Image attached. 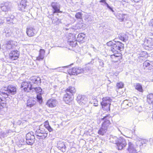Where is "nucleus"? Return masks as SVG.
Wrapping results in <instances>:
<instances>
[{"instance_id":"3","label":"nucleus","mask_w":153,"mask_h":153,"mask_svg":"<svg viewBox=\"0 0 153 153\" xmlns=\"http://www.w3.org/2000/svg\"><path fill=\"white\" fill-rule=\"evenodd\" d=\"M111 100L109 97H105L102 98V101L101 102L102 108L105 111H110V106Z\"/></svg>"},{"instance_id":"9","label":"nucleus","mask_w":153,"mask_h":153,"mask_svg":"<svg viewBox=\"0 0 153 153\" xmlns=\"http://www.w3.org/2000/svg\"><path fill=\"white\" fill-rule=\"evenodd\" d=\"M74 96L70 94L67 93H65L63 97V100L66 103L70 104L74 100Z\"/></svg>"},{"instance_id":"16","label":"nucleus","mask_w":153,"mask_h":153,"mask_svg":"<svg viewBox=\"0 0 153 153\" xmlns=\"http://www.w3.org/2000/svg\"><path fill=\"white\" fill-rule=\"evenodd\" d=\"M45 53V51L44 49H40L39 50V54L36 57V60L40 61L43 60L44 58Z\"/></svg>"},{"instance_id":"42","label":"nucleus","mask_w":153,"mask_h":153,"mask_svg":"<svg viewBox=\"0 0 153 153\" xmlns=\"http://www.w3.org/2000/svg\"><path fill=\"white\" fill-rule=\"evenodd\" d=\"M6 136V134L4 132H1L0 134V137L1 138H4Z\"/></svg>"},{"instance_id":"8","label":"nucleus","mask_w":153,"mask_h":153,"mask_svg":"<svg viewBox=\"0 0 153 153\" xmlns=\"http://www.w3.org/2000/svg\"><path fill=\"white\" fill-rule=\"evenodd\" d=\"M26 138L27 143L28 144H32L35 139L33 132L30 131L27 133L26 135Z\"/></svg>"},{"instance_id":"26","label":"nucleus","mask_w":153,"mask_h":153,"mask_svg":"<svg viewBox=\"0 0 153 153\" xmlns=\"http://www.w3.org/2000/svg\"><path fill=\"white\" fill-rule=\"evenodd\" d=\"M127 149L130 152H132L135 150L134 145L131 142L128 143V146Z\"/></svg>"},{"instance_id":"29","label":"nucleus","mask_w":153,"mask_h":153,"mask_svg":"<svg viewBox=\"0 0 153 153\" xmlns=\"http://www.w3.org/2000/svg\"><path fill=\"white\" fill-rule=\"evenodd\" d=\"M82 16V14L81 12H78L75 14V17L76 19L81 20L83 21Z\"/></svg>"},{"instance_id":"12","label":"nucleus","mask_w":153,"mask_h":153,"mask_svg":"<svg viewBox=\"0 0 153 153\" xmlns=\"http://www.w3.org/2000/svg\"><path fill=\"white\" fill-rule=\"evenodd\" d=\"M36 33L35 29L32 27L27 28L26 33L27 35L29 37L34 36Z\"/></svg>"},{"instance_id":"15","label":"nucleus","mask_w":153,"mask_h":153,"mask_svg":"<svg viewBox=\"0 0 153 153\" xmlns=\"http://www.w3.org/2000/svg\"><path fill=\"white\" fill-rule=\"evenodd\" d=\"M51 6L53 9V14L55 13H62V11L60 10V7H58L53 2L51 4Z\"/></svg>"},{"instance_id":"53","label":"nucleus","mask_w":153,"mask_h":153,"mask_svg":"<svg viewBox=\"0 0 153 153\" xmlns=\"http://www.w3.org/2000/svg\"><path fill=\"white\" fill-rule=\"evenodd\" d=\"M79 25V23H78V24H77V25Z\"/></svg>"},{"instance_id":"32","label":"nucleus","mask_w":153,"mask_h":153,"mask_svg":"<svg viewBox=\"0 0 153 153\" xmlns=\"http://www.w3.org/2000/svg\"><path fill=\"white\" fill-rule=\"evenodd\" d=\"M125 14H120L118 15L117 18L120 21H123L125 19Z\"/></svg>"},{"instance_id":"23","label":"nucleus","mask_w":153,"mask_h":153,"mask_svg":"<svg viewBox=\"0 0 153 153\" xmlns=\"http://www.w3.org/2000/svg\"><path fill=\"white\" fill-rule=\"evenodd\" d=\"M107 131L108 130L101 126V127L98 131V133L100 135L103 136Z\"/></svg>"},{"instance_id":"28","label":"nucleus","mask_w":153,"mask_h":153,"mask_svg":"<svg viewBox=\"0 0 153 153\" xmlns=\"http://www.w3.org/2000/svg\"><path fill=\"white\" fill-rule=\"evenodd\" d=\"M17 92V88L15 86H12L10 87V94H14Z\"/></svg>"},{"instance_id":"11","label":"nucleus","mask_w":153,"mask_h":153,"mask_svg":"<svg viewBox=\"0 0 153 153\" xmlns=\"http://www.w3.org/2000/svg\"><path fill=\"white\" fill-rule=\"evenodd\" d=\"M57 104V102L56 100L50 98L47 101L46 105L49 107L53 108L56 107Z\"/></svg>"},{"instance_id":"20","label":"nucleus","mask_w":153,"mask_h":153,"mask_svg":"<svg viewBox=\"0 0 153 153\" xmlns=\"http://www.w3.org/2000/svg\"><path fill=\"white\" fill-rule=\"evenodd\" d=\"M77 100L78 102L79 103H84L87 100V98L85 96L79 95L77 97Z\"/></svg>"},{"instance_id":"33","label":"nucleus","mask_w":153,"mask_h":153,"mask_svg":"<svg viewBox=\"0 0 153 153\" xmlns=\"http://www.w3.org/2000/svg\"><path fill=\"white\" fill-rule=\"evenodd\" d=\"M100 2H102L105 5H106V6L109 9H110L111 10H112V9L108 5V4L106 2L105 0H101L100 1Z\"/></svg>"},{"instance_id":"46","label":"nucleus","mask_w":153,"mask_h":153,"mask_svg":"<svg viewBox=\"0 0 153 153\" xmlns=\"http://www.w3.org/2000/svg\"><path fill=\"white\" fill-rule=\"evenodd\" d=\"M9 33H7V34H6V36H9Z\"/></svg>"},{"instance_id":"39","label":"nucleus","mask_w":153,"mask_h":153,"mask_svg":"<svg viewBox=\"0 0 153 153\" xmlns=\"http://www.w3.org/2000/svg\"><path fill=\"white\" fill-rule=\"evenodd\" d=\"M44 126L46 128L50 126L48 120H46L44 122Z\"/></svg>"},{"instance_id":"40","label":"nucleus","mask_w":153,"mask_h":153,"mask_svg":"<svg viewBox=\"0 0 153 153\" xmlns=\"http://www.w3.org/2000/svg\"><path fill=\"white\" fill-rule=\"evenodd\" d=\"M3 48H6L7 50L9 49L10 47V44L9 43H7L3 45Z\"/></svg>"},{"instance_id":"31","label":"nucleus","mask_w":153,"mask_h":153,"mask_svg":"<svg viewBox=\"0 0 153 153\" xmlns=\"http://www.w3.org/2000/svg\"><path fill=\"white\" fill-rule=\"evenodd\" d=\"M69 44L72 47H75L77 44V41L76 39H74V40L71 41H68Z\"/></svg>"},{"instance_id":"24","label":"nucleus","mask_w":153,"mask_h":153,"mask_svg":"<svg viewBox=\"0 0 153 153\" xmlns=\"http://www.w3.org/2000/svg\"><path fill=\"white\" fill-rule=\"evenodd\" d=\"M134 87L136 90L140 92H143V90L142 85L140 83H136L134 85Z\"/></svg>"},{"instance_id":"51","label":"nucleus","mask_w":153,"mask_h":153,"mask_svg":"<svg viewBox=\"0 0 153 153\" xmlns=\"http://www.w3.org/2000/svg\"><path fill=\"white\" fill-rule=\"evenodd\" d=\"M7 21L8 22V21H9L10 20H9V19H7Z\"/></svg>"},{"instance_id":"1","label":"nucleus","mask_w":153,"mask_h":153,"mask_svg":"<svg viewBox=\"0 0 153 153\" xmlns=\"http://www.w3.org/2000/svg\"><path fill=\"white\" fill-rule=\"evenodd\" d=\"M106 45L114 53L113 55L110 56L111 61L114 63L120 62L123 57L122 53L119 51L123 49L124 44L121 42L116 41L114 39L107 42Z\"/></svg>"},{"instance_id":"25","label":"nucleus","mask_w":153,"mask_h":153,"mask_svg":"<svg viewBox=\"0 0 153 153\" xmlns=\"http://www.w3.org/2000/svg\"><path fill=\"white\" fill-rule=\"evenodd\" d=\"M124 87V84L122 82H117L115 88L116 90H118L123 88Z\"/></svg>"},{"instance_id":"52","label":"nucleus","mask_w":153,"mask_h":153,"mask_svg":"<svg viewBox=\"0 0 153 153\" xmlns=\"http://www.w3.org/2000/svg\"><path fill=\"white\" fill-rule=\"evenodd\" d=\"M99 153H102V152H99Z\"/></svg>"},{"instance_id":"48","label":"nucleus","mask_w":153,"mask_h":153,"mask_svg":"<svg viewBox=\"0 0 153 153\" xmlns=\"http://www.w3.org/2000/svg\"><path fill=\"white\" fill-rule=\"evenodd\" d=\"M3 23V22L2 21V20L0 19V24Z\"/></svg>"},{"instance_id":"5","label":"nucleus","mask_w":153,"mask_h":153,"mask_svg":"<svg viewBox=\"0 0 153 153\" xmlns=\"http://www.w3.org/2000/svg\"><path fill=\"white\" fill-rule=\"evenodd\" d=\"M20 88L22 91L26 93H29L33 90V85L30 82L24 81L21 84Z\"/></svg>"},{"instance_id":"27","label":"nucleus","mask_w":153,"mask_h":153,"mask_svg":"<svg viewBox=\"0 0 153 153\" xmlns=\"http://www.w3.org/2000/svg\"><path fill=\"white\" fill-rule=\"evenodd\" d=\"M85 37V34L83 33H80L78 35L77 41L79 42H81L83 41Z\"/></svg>"},{"instance_id":"43","label":"nucleus","mask_w":153,"mask_h":153,"mask_svg":"<svg viewBox=\"0 0 153 153\" xmlns=\"http://www.w3.org/2000/svg\"><path fill=\"white\" fill-rule=\"evenodd\" d=\"M49 132H52L53 131V129L50 126L46 128Z\"/></svg>"},{"instance_id":"34","label":"nucleus","mask_w":153,"mask_h":153,"mask_svg":"<svg viewBox=\"0 0 153 153\" xmlns=\"http://www.w3.org/2000/svg\"><path fill=\"white\" fill-rule=\"evenodd\" d=\"M37 93H40L42 91V89L40 87H37L33 88Z\"/></svg>"},{"instance_id":"44","label":"nucleus","mask_w":153,"mask_h":153,"mask_svg":"<svg viewBox=\"0 0 153 153\" xmlns=\"http://www.w3.org/2000/svg\"><path fill=\"white\" fill-rule=\"evenodd\" d=\"M132 2H134L135 3H138L140 1H141L143 0H130Z\"/></svg>"},{"instance_id":"49","label":"nucleus","mask_w":153,"mask_h":153,"mask_svg":"<svg viewBox=\"0 0 153 153\" xmlns=\"http://www.w3.org/2000/svg\"><path fill=\"white\" fill-rule=\"evenodd\" d=\"M69 36L70 37H71V36H74L72 34H70Z\"/></svg>"},{"instance_id":"45","label":"nucleus","mask_w":153,"mask_h":153,"mask_svg":"<svg viewBox=\"0 0 153 153\" xmlns=\"http://www.w3.org/2000/svg\"><path fill=\"white\" fill-rule=\"evenodd\" d=\"M90 65L89 63H88L87 64H86L85 65L86 66V67L88 69H89L90 68H91V66H90L89 65Z\"/></svg>"},{"instance_id":"6","label":"nucleus","mask_w":153,"mask_h":153,"mask_svg":"<svg viewBox=\"0 0 153 153\" xmlns=\"http://www.w3.org/2000/svg\"><path fill=\"white\" fill-rule=\"evenodd\" d=\"M68 72L70 75H77L83 73V70L79 67H74L69 69Z\"/></svg>"},{"instance_id":"18","label":"nucleus","mask_w":153,"mask_h":153,"mask_svg":"<svg viewBox=\"0 0 153 153\" xmlns=\"http://www.w3.org/2000/svg\"><path fill=\"white\" fill-rule=\"evenodd\" d=\"M4 91H2L1 93V95L7 100V99L9 96V94L10 92V89L8 88H5Z\"/></svg>"},{"instance_id":"4","label":"nucleus","mask_w":153,"mask_h":153,"mask_svg":"<svg viewBox=\"0 0 153 153\" xmlns=\"http://www.w3.org/2000/svg\"><path fill=\"white\" fill-rule=\"evenodd\" d=\"M102 120H103L104 121L102 123L101 126L107 130H109V129L111 127V122H112L111 117L110 114H108L104 117Z\"/></svg>"},{"instance_id":"10","label":"nucleus","mask_w":153,"mask_h":153,"mask_svg":"<svg viewBox=\"0 0 153 153\" xmlns=\"http://www.w3.org/2000/svg\"><path fill=\"white\" fill-rule=\"evenodd\" d=\"M143 45L145 49L149 50L153 46V39L150 38L145 39Z\"/></svg>"},{"instance_id":"47","label":"nucleus","mask_w":153,"mask_h":153,"mask_svg":"<svg viewBox=\"0 0 153 153\" xmlns=\"http://www.w3.org/2000/svg\"><path fill=\"white\" fill-rule=\"evenodd\" d=\"M153 121V113L152 114V115L151 117Z\"/></svg>"},{"instance_id":"2","label":"nucleus","mask_w":153,"mask_h":153,"mask_svg":"<svg viewBox=\"0 0 153 153\" xmlns=\"http://www.w3.org/2000/svg\"><path fill=\"white\" fill-rule=\"evenodd\" d=\"M34 130L35 131L36 136L39 139H45L47 137L48 132L43 127L37 126L34 128Z\"/></svg>"},{"instance_id":"30","label":"nucleus","mask_w":153,"mask_h":153,"mask_svg":"<svg viewBox=\"0 0 153 153\" xmlns=\"http://www.w3.org/2000/svg\"><path fill=\"white\" fill-rule=\"evenodd\" d=\"M90 103L93 104L94 106H97L98 105V101L96 98H92L90 101Z\"/></svg>"},{"instance_id":"35","label":"nucleus","mask_w":153,"mask_h":153,"mask_svg":"<svg viewBox=\"0 0 153 153\" xmlns=\"http://www.w3.org/2000/svg\"><path fill=\"white\" fill-rule=\"evenodd\" d=\"M148 53L146 51H142L140 53V56L141 57H145L148 56Z\"/></svg>"},{"instance_id":"21","label":"nucleus","mask_w":153,"mask_h":153,"mask_svg":"<svg viewBox=\"0 0 153 153\" xmlns=\"http://www.w3.org/2000/svg\"><path fill=\"white\" fill-rule=\"evenodd\" d=\"M31 80L33 83L34 84H39L41 83V81L39 77L36 76H32L31 78Z\"/></svg>"},{"instance_id":"13","label":"nucleus","mask_w":153,"mask_h":153,"mask_svg":"<svg viewBox=\"0 0 153 153\" xmlns=\"http://www.w3.org/2000/svg\"><path fill=\"white\" fill-rule=\"evenodd\" d=\"M65 93H67L74 96L76 92V89L74 86H69L65 90Z\"/></svg>"},{"instance_id":"17","label":"nucleus","mask_w":153,"mask_h":153,"mask_svg":"<svg viewBox=\"0 0 153 153\" xmlns=\"http://www.w3.org/2000/svg\"><path fill=\"white\" fill-rule=\"evenodd\" d=\"M26 0H21L19 4L18 5V8L20 10L23 11L27 7Z\"/></svg>"},{"instance_id":"19","label":"nucleus","mask_w":153,"mask_h":153,"mask_svg":"<svg viewBox=\"0 0 153 153\" xmlns=\"http://www.w3.org/2000/svg\"><path fill=\"white\" fill-rule=\"evenodd\" d=\"M118 38L119 39L122 41L126 42L128 40V37L126 33H123L119 35Z\"/></svg>"},{"instance_id":"37","label":"nucleus","mask_w":153,"mask_h":153,"mask_svg":"<svg viewBox=\"0 0 153 153\" xmlns=\"http://www.w3.org/2000/svg\"><path fill=\"white\" fill-rule=\"evenodd\" d=\"M150 63L148 61H146L143 63V66L145 67H147L149 66Z\"/></svg>"},{"instance_id":"50","label":"nucleus","mask_w":153,"mask_h":153,"mask_svg":"<svg viewBox=\"0 0 153 153\" xmlns=\"http://www.w3.org/2000/svg\"><path fill=\"white\" fill-rule=\"evenodd\" d=\"M83 24L82 23L81 26V27H79V28H80L81 27H82L83 26V25H82Z\"/></svg>"},{"instance_id":"41","label":"nucleus","mask_w":153,"mask_h":153,"mask_svg":"<svg viewBox=\"0 0 153 153\" xmlns=\"http://www.w3.org/2000/svg\"><path fill=\"white\" fill-rule=\"evenodd\" d=\"M1 10L4 11H6L8 10V7L6 6H3L1 7Z\"/></svg>"},{"instance_id":"22","label":"nucleus","mask_w":153,"mask_h":153,"mask_svg":"<svg viewBox=\"0 0 153 153\" xmlns=\"http://www.w3.org/2000/svg\"><path fill=\"white\" fill-rule=\"evenodd\" d=\"M36 103V102L32 99H29L27 101V106L30 108L33 107Z\"/></svg>"},{"instance_id":"7","label":"nucleus","mask_w":153,"mask_h":153,"mask_svg":"<svg viewBox=\"0 0 153 153\" xmlns=\"http://www.w3.org/2000/svg\"><path fill=\"white\" fill-rule=\"evenodd\" d=\"M115 144L117 149L119 150H122L127 145L126 140L123 138L119 139Z\"/></svg>"},{"instance_id":"36","label":"nucleus","mask_w":153,"mask_h":153,"mask_svg":"<svg viewBox=\"0 0 153 153\" xmlns=\"http://www.w3.org/2000/svg\"><path fill=\"white\" fill-rule=\"evenodd\" d=\"M37 98L39 102L41 103L42 101V97L41 94H39L37 95Z\"/></svg>"},{"instance_id":"14","label":"nucleus","mask_w":153,"mask_h":153,"mask_svg":"<svg viewBox=\"0 0 153 153\" xmlns=\"http://www.w3.org/2000/svg\"><path fill=\"white\" fill-rule=\"evenodd\" d=\"M19 53L17 50L13 51L10 53V59L12 60L17 59L19 57Z\"/></svg>"},{"instance_id":"38","label":"nucleus","mask_w":153,"mask_h":153,"mask_svg":"<svg viewBox=\"0 0 153 153\" xmlns=\"http://www.w3.org/2000/svg\"><path fill=\"white\" fill-rule=\"evenodd\" d=\"M2 99L0 98V102L2 101ZM6 106V103L4 104V102L2 103V104L0 103V110L2 108H3L5 106Z\"/></svg>"}]
</instances>
